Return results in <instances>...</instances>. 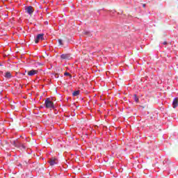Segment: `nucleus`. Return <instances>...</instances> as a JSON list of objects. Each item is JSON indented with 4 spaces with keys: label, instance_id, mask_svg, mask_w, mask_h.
I'll return each instance as SVG.
<instances>
[{
    "label": "nucleus",
    "instance_id": "39448f33",
    "mask_svg": "<svg viewBox=\"0 0 178 178\" xmlns=\"http://www.w3.org/2000/svg\"><path fill=\"white\" fill-rule=\"evenodd\" d=\"M40 40H44V34H38L37 35L36 38L35 39V44H38Z\"/></svg>",
    "mask_w": 178,
    "mask_h": 178
},
{
    "label": "nucleus",
    "instance_id": "6e6552de",
    "mask_svg": "<svg viewBox=\"0 0 178 178\" xmlns=\"http://www.w3.org/2000/svg\"><path fill=\"white\" fill-rule=\"evenodd\" d=\"M66 41V37H64V39H58V42L60 47H63V42Z\"/></svg>",
    "mask_w": 178,
    "mask_h": 178
},
{
    "label": "nucleus",
    "instance_id": "ddd939ff",
    "mask_svg": "<svg viewBox=\"0 0 178 178\" xmlns=\"http://www.w3.org/2000/svg\"><path fill=\"white\" fill-rule=\"evenodd\" d=\"M64 76H69L70 77V79H72V74H70V73H69V72H65Z\"/></svg>",
    "mask_w": 178,
    "mask_h": 178
},
{
    "label": "nucleus",
    "instance_id": "20e7f679",
    "mask_svg": "<svg viewBox=\"0 0 178 178\" xmlns=\"http://www.w3.org/2000/svg\"><path fill=\"white\" fill-rule=\"evenodd\" d=\"M49 163L50 164L51 166H54V165H56V163H58V159L56 157H52L51 159H49Z\"/></svg>",
    "mask_w": 178,
    "mask_h": 178
},
{
    "label": "nucleus",
    "instance_id": "dca6fc26",
    "mask_svg": "<svg viewBox=\"0 0 178 178\" xmlns=\"http://www.w3.org/2000/svg\"><path fill=\"white\" fill-rule=\"evenodd\" d=\"M143 8H145V4H143Z\"/></svg>",
    "mask_w": 178,
    "mask_h": 178
},
{
    "label": "nucleus",
    "instance_id": "423d86ee",
    "mask_svg": "<svg viewBox=\"0 0 178 178\" xmlns=\"http://www.w3.org/2000/svg\"><path fill=\"white\" fill-rule=\"evenodd\" d=\"M60 58H61V59H67V60H69V59H72V55L69 54H62L60 56Z\"/></svg>",
    "mask_w": 178,
    "mask_h": 178
},
{
    "label": "nucleus",
    "instance_id": "f8f14e48",
    "mask_svg": "<svg viewBox=\"0 0 178 178\" xmlns=\"http://www.w3.org/2000/svg\"><path fill=\"white\" fill-rule=\"evenodd\" d=\"M134 98L136 102H138V97H137V95H134Z\"/></svg>",
    "mask_w": 178,
    "mask_h": 178
},
{
    "label": "nucleus",
    "instance_id": "f257e3e1",
    "mask_svg": "<svg viewBox=\"0 0 178 178\" xmlns=\"http://www.w3.org/2000/svg\"><path fill=\"white\" fill-rule=\"evenodd\" d=\"M44 105L47 108H55V106L54 105V102H52V101H51V99L49 98L46 99L44 102Z\"/></svg>",
    "mask_w": 178,
    "mask_h": 178
},
{
    "label": "nucleus",
    "instance_id": "4468645a",
    "mask_svg": "<svg viewBox=\"0 0 178 178\" xmlns=\"http://www.w3.org/2000/svg\"><path fill=\"white\" fill-rule=\"evenodd\" d=\"M84 34H85V35H88V34H90V32L86 31V32H84Z\"/></svg>",
    "mask_w": 178,
    "mask_h": 178
},
{
    "label": "nucleus",
    "instance_id": "2eb2a0df",
    "mask_svg": "<svg viewBox=\"0 0 178 178\" xmlns=\"http://www.w3.org/2000/svg\"><path fill=\"white\" fill-rule=\"evenodd\" d=\"M163 45H168V42H163Z\"/></svg>",
    "mask_w": 178,
    "mask_h": 178
},
{
    "label": "nucleus",
    "instance_id": "1a4fd4ad",
    "mask_svg": "<svg viewBox=\"0 0 178 178\" xmlns=\"http://www.w3.org/2000/svg\"><path fill=\"white\" fill-rule=\"evenodd\" d=\"M177 106H178V99L175 98L172 102V106L173 108H177Z\"/></svg>",
    "mask_w": 178,
    "mask_h": 178
},
{
    "label": "nucleus",
    "instance_id": "f3484780",
    "mask_svg": "<svg viewBox=\"0 0 178 178\" xmlns=\"http://www.w3.org/2000/svg\"><path fill=\"white\" fill-rule=\"evenodd\" d=\"M56 77H58V74H56Z\"/></svg>",
    "mask_w": 178,
    "mask_h": 178
},
{
    "label": "nucleus",
    "instance_id": "f03ea898",
    "mask_svg": "<svg viewBox=\"0 0 178 178\" xmlns=\"http://www.w3.org/2000/svg\"><path fill=\"white\" fill-rule=\"evenodd\" d=\"M25 12L26 13H28V15H30L31 16V15L34 13V8L31 6L26 7Z\"/></svg>",
    "mask_w": 178,
    "mask_h": 178
},
{
    "label": "nucleus",
    "instance_id": "9d476101",
    "mask_svg": "<svg viewBox=\"0 0 178 178\" xmlns=\"http://www.w3.org/2000/svg\"><path fill=\"white\" fill-rule=\"evenodd\" d=\"M4 76L6 79H10L12 77V74H10L9 72H6Z\"/></svg>",
    "mask_w": 178,
    "mask_h": 178
},
{
    "label": "nucleus",
    "instance_id": "7ed1b4c3",
    "mask_svg": "<svg viewBox=\"0 0 178 178\" xmlns=\"http://www.w3.org/2000/svg\"><path fill=\"white\" fill-rule=\"evenodd\" d=\"M11 143L14 147H22V148H24V149H26V146H24V145H23L19 142H17L16 140H13V141H11Z\"/></svg>",
    "mask_w": 178,
    "mask_h": 178
},
{
    "label": "nucleus",
    "instance_id": "0eeeda50",
    "mask_svg": "<svg viewBox=\"0 0 178 178\" xmlns=\"http://www.w3.org/2000/svg\"><path fill=\"white\" fill-rule=\"evenodd\" d=\"M37 73H38V70H31L28 72V76H34V74H37Z\"/></svg>",
    "mask_w": 178,
    "mask_h": 178
},
{
    "label": "nucleus",
    "instance_id": "9b49d317",
    "mask_svg": "<svg viewBox=\"0 0 178 178\" xmlns=\"http://www.w3.org/2000/svg\"><path fill=\"white\" fill-rule=\"evenodd\" d=\"M73 97H78L80 95V90H76L72 93Z\"/></svg>",
    "mask_w": 178,
    "mask_h": 178
}]
</instances>
